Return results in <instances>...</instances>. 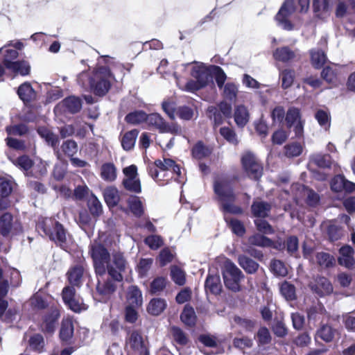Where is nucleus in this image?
Instances as JSON below:
<instances>
[{
    "label": "nucleus",
    "mask_w": 355,
    "mask_h": 355,
    "mask_svg": "<svg viewBox=\"0 0 355 355\" xmlns=\"http://www.w3.org/2000/svg\"><path fill=\"white\" fill-rule=\"evenodd\" d=\"M255 338L259 346H263L270 343L272 337L268 328L262 327L258 330Z\"/></svg>",
    "instance_id": "nucleus-43"
},
{
    "label": "nucleus",
    "mask_w": 355,
    "mask_h": 355,
    "mask_svg": "<svg viewBox=\"0 0 355 355\" xmlns=\"http://www.w3.org/2000/svg\"><path fill=\"white\" fill-rule=\"evenodd\" d=\"M205 289L213 294H218L221 290L220 277L217 275H209L205 281Z\"/></svg>",
    "instance_id": "nucleus-31"
},
{
    "label": "nucleus",
    "mask_w": 355,
    "mask_h": 355,
    "mask_svg": "<svg viewBox=\"0 0 355 355\" xmlns=\"http://www.w3.org/2000/svg\"><path fill=\"white\" fill-rule=\"evenodd\" d=\"M248 242L250 244L266 248V247H272L275 249H279V248L274 244L272 241L262 234H255L250 236L248 239Z\"/></svg>",
    "instance_id": "nucleus-30"
},
{
    "label": "nucleus",
    "mask_w": 355,
    "mask_h": 355,
    "mask_svg": "<svg viewBox=\"0 0 355 355\" xmlns=\"http://www.w3.org/2000/svg\"><path fill=\"white\" fill-rule=\"evenodd\" d=\"M60 317V311L57 307H51L49 313L45 315L41 324V329L47 333H53L57 326Z\"/></svg>",
    "instance_id": "nucleus-18"
},
{
    "label": "nucleus",
    "mask_w": 355,
    "mask_h": 355,
    "mask_svg": "<svg viewBox=\"0 0 355 355\" xmlns=\"http://www.w3.org/2000/svg\"><path fill=\"white\" fill-rule=\"evenodd\" d=\"M273 57L277 61L288 62L291 61L298 60L301 56L299 51L292 50L288 46H283L277 48L274 51Z\"/></svg>",
    "instance_id": "nucleus-17"
},
{
    "label": "nucleus",
    "mask_w": 355,
    "mask_h": 355,
    "mask_svg": "<svg viewBox=\"0 0 355 355\" xmlns=\"http://www.w3.org/2000/svg\"><path fill=\"white\" fill-rule=\"evenodd\" d=\"M112 75L110 70L106 67H100L93 73V80L89 90L96 95L104 96L109 91Z\"/></svg>",
    "instance_id": "nucleus-4"
},
{
    "label": "nucleus",
    "mask_w": 355,
    "mask_h": 355,
    "mask_svg": "<svg viewBox=\"0 0 355 355\" xmlns=\"http://www.w3.org/2000/svg\"><path fill=\"white\" fill-rule=\"evenodd\" d=\"M251 209L254 216L257 218H265L268 216L271 206L266 202L256 200L252 205Z\"/></svg>",
    "instance_id": "nucleus-28"
},
{
    "label": "nucleus",
    "mask_w": 355,
    "mask_h": 355,
    "mask_svg": "<svg viewBox=\"0 0 355 355\" xmlns=\"http://www.w3.org/2000/svg\"><path fill=\"white\" fill-rule=\"evenodd\" d=\"M84 268L77 265L71 267L67 272V277L69 284L73 286L79 287L83 284Z\"/></svg>",
    "instance_id": "nucleus-23"
},
{
    "label": "nucleus",
    "mask_w": 355,
    "mask_h": 355,
    "mask_svg": "<svg viewBox=\"0 0 355 355\" xmlns=\"http://www.w3.org/2000/svg\"><path fill=\"white\" fill-rule=\"evenodd\" d=\"M352 10V12L355 15V1L350 0L347 2V5H346L343 2H340L336 8V16L338 17H343L347 12V10Z\"/></svg>",
    "instance_id": "nucleus-54"
},
{
    "label": "nucleus",
    "mask_w": 355,
    "mask_h": 355,
    "mask_svg": "<svg viewBox=\"0 0 355 355\" xmlns=\"http://www.w3.org/2000/svg\"><path fill=\"white\" fill-rule=\"evenodd\" d=\"M311 63L315 68H320L327 60L326 55L322 51L312 50L311 51Z\"/></svg>",
    "instance_id": "nucleus-51"
},
{
    "label": "nucleus",
    "mask_w": 355,
    "mask_h": 355,
    "mask_svg": "<svg viewBox=\"0 0 355 355\" xmlns=\"http://www.w3.org/2000/svg\"><path fill=\"white\" fill-rule=\"evenodd\" d=\"M243 168L248 176L259 180L263 174V167L254 155L250 152L245 153L241 157Z\"/></svg>",
    "instance_id": "nucleus-7"
},
{
    "label": "nucleus",
    "mask_w": 355,
    "mask_h": 355,
    "mask_svg": "<svg viewBox=\"0 0 355 355\" xmlns=\"http://www.w3.org/2000/svg\"><path fill=\"white\" fill-rule=\"evenodd\" d=\"M177 115L183 120L189 121L193 119L195 115L193 109L191 107L184 105L180 106L177 109Z\"/></svg>",
    "instance_id": "nucleus-59"
},
{
    "label": "nucleus",
    "mask_w": 355,
    "mask_h": 355,
    "mask_svg": "<svg viewBox=\"0 0 355 355\" xmlns=\"http://www.w3.org/2000/svg\"><path fill=\"white\" fill-rule=\"evenodd\" d=\"M234 118L237 126L243 128L248 123L250 119V114L246 107L242 105L236 106Z\"/></svg>",
    "instance_id": "nucleus-26"
},
{
    "label": "nucleus",
    "mask_w": 355,
    "mask_h": 355,
    "mask_svg": "<svg viewBox=\"0 0 355 355\" xmlns=\"http://www.w3.org/2000/svg\"><path fill=\"white\" fill-rule=\"evenodd\" d=\"M191 153L195 159H201L207 157L210 154V150L202 141H198L193 147Z\"/></svg>",
    "instance_id": "nucleus-42"
},
{
    "label": "nucleus",
    "mask_w": 355,
    "mask_h": 355,
    "mask_svg": "<svg viewBox=\"0 0 355 355\" xmlns=\"http://www.w3.org/2000/svg\"><path fill=\"white\" fill-rule=\"evenodd\" d=\"M8 70L14 73L15 74H19L22 76H27L29 74L31 71L30 64L26 60H17L15 62Z\"/></svg>",
    "instance_id": "nucleus-34"
},
{
    "label": "nucleus",
    "mask_w": 355,
    "mask_h": 355,
    "mask_svg": "<svg viewBox=\"0 0 355 355\" xmlns=\"http://www.w3.org/2000/svg\"><path fill=\"white\" fill-rule=\"evenodd\" d=\"M124 178L122 184L130 192L139 193L141 192V182L138 176L137 167L132 164L123 169Z\"/></svg>",
    "instance_id": "nucleus-9"
},
{
    "label": "nucleus",
    "mask_w": 355,
    "mask_h": 355,
    "mask_svg": "<svg viewBox=\"0 0 355 355\" xmlns=\"http://www.w3.org/2000/svg\"><path fill=\"white\" fill-rule=\"evenodd\" d=\"M17 93L19 98L25 105H29L37 98V92L28 82H25L20 85L17 89Z\"/></svg>",
    "instance_id": "nucleus-19"
},
{
    "label": "nucleus",
    "mask_w": 355,
    "mask_h": 355,
    "mask_svg": "<svg viewBox=\"0 0 355 355\" xmlns=\"http://www.w3.org/2000/svg\"><path fill=\"white\" fill-rule=\"evenodd\" d=\"M129 263L124 254L120 251H114L112 253L107 272L114 281L119 282L123 280V274L129 270Z\"/></svg>",
    "instance_id": "nucleus-5"
},
{
    "label": "nucleus",
    "mask_w": 355,
    "mask_h": 355,
    "mask_svg": "<svg viewBox=\"0 0 355 355\" xmlns=\"http://www.w3.org/2000/svg\"><path fill=\"white\" fill-rule=\"evenodd\" d=\"M270 270L276 276L285 277L288 274V270L284 263L277 259L270 263Z\"/></svg>",
    "instance_id": "nucleus-48"
},
{
    "label": "nucleus",
    "mask_w": 355,
    "mask_h": 355,
    "mask_svg": "<svg viewBox=\"0 0 355 355\" xmlns=\"http://www.w3.org/2000/svg\"><path fill=\"white\" fill-rule=\"evenodd\" d=\"M128 205L131 212L137 217H140L144 213L143 203L139 197L131 196L128 200Z\"/></svg>",
    "instance_id": "nucleus-37"
},
{
    "label": "nucleus",
    "mask_w": 355,
    "mask_h": 355,
    "mask_svg": "<svg viewBox=\"0 0 355 355\" xmlns=\"http://www.w3.org/2000/svg\"><path fill=\"white\" fill-rule=\"evenodd\" d=\"M147 114L144 111H135L129 113L125 118L127 123L137 125L146 121Z\"/></svg>",
    "instance_id": "nucleus-46"
},
{
    "label": "nucleus",
    "mask_w": 355,
    "mask_h": 355,
    "mask_svg": "<svg viewBox=\"0 0 355 355\" xmlns=\"http://www.w3.org/2000/svg\"><path fill=\"white\" fill-rule=\"evenodd\" d=\"M127 347L132 350L135 353L144 352V349L148 348L144 343L141 334L137 331H132L126 340Z\"/></svg>",
    "instance_id": "nucleus-21"
},
{
    "label": "nucleus",
    "mask_w": 355,
    "mask_h": 355,
    "mask_svg": "<svg viewBox=\"0 0 355 355\" xmlns=\"http://www.w3.org/2000/svg\"><path fill=\"white\" fill-rule=\"evenodd\" d=\"M295 9L293 0L285 1L275 16L278 25L285 30H292L293 24L288 17L295 12Z\"/></svg>",
    "instance_id": "nucleus-11"
},
{
    "label": "nucleus",
    "mask_w": 355,
    "mask_h": 355,
    "mask_svg": "<svg viewBox=\"0 0 355 355\" xmlns=\"http://www.w3.org/2000/svg\"><path fill=\"white\" fill-rule=\"evenodd\" d=\"M37 132L39 135L44 139L46 142L52 146L53 148H55L58 144V137L52 132L51 130L46 127H39L37 129Z\"/></svg>",
    "instance_id": "nucleus-32"
},
{
    "label": "nucleus",
    "mask_w": 355,
    "mask_h": 355,
    "mask_svg": "<svg viewBox=\"0 0 355 355\" xmlns=\"http://www.w3.org/2000/svg\"><path fill=\"white\" fill-rule=\"evenodd\" d=\"M299 191L300 193H296L295 196V200L296 203H299L300 198L302 197L306 198L307 203L311 206H315L319 201L318 195L313 190L304 187L303 185L298 184L292 186V191Z\"/></svg>",
    "instance_id": "nucleus-14"
},
{
    "label": "nucleus",
    "mask_w": 355,
    "mask_h": 355,
    "mask_svg": "<svg viewBox=\"0 0 355 355\" xmlns=\"http://www.w3.org/2000/svg\"><path fill=\"white\" fill-rule=\"evenodd\" d=\"M126 300L129 306H141L143 302L141 291L137 286H129L127 290Z\"/></svg>",
    "instance_id": "nucleus-24"
},
{
    "label": "nucleus",
    "mask_w": 355,
    "mask_h": 355,
    "mask_svg": "<svg viewBox=\"0 0 355 355\" xmlns=\"http://www.w3.org/2000/svg\"><path fill=\"white\" fill-rule=\"evenodd\" d=\"M73 334V325L71 319H64L62 322L60 337L63 341L69 340Z\"/></svg>",
    "instance_id": "nucleus-36"
},
{
    "label": "nucleus",
    "mask_w": 355,
    "mask_h": 355,
    "mask_svg": "<svg viewBox=\"0 0 355 355\" xmlns=\"http://www.w3.org/2000/svg\"><path fill=\"white\" fill-rule=\"evenodd\" d=\"M37 227L57 245L67 250L71 238L60 223L52 218H42L39 220Z\"/></svg>",
    "instance_id": "nucleus-1"
},
{
    "label": "nucleus",
    "mask_w": 355,
    "mask_h": 355,
    "mask_svg": "<svg viewBox=\"0 0 355 355\" xmlns=\"http://www.w3.org/2000/svg\"><path fill=\"white\" fill-rule=\"evenodd\" d=\"M257 230L264 234H271L274 232L272 226L265 220L257 218L254 220Z\"/></svg>",
    "instance_id": "nucleus-64"
},
{
    "label": "nucleus",
    "mask_w": 355,
    "mask_h": 355,
    "mask_svg": "<svg viewBox=\"0 0 355 355\" xmlns=\"http://www.w3.org/2000/svg\"><path fill=\"white\" fill-rule=\"evenodd\" d=\"M12 227V216L9 213H4L0 216V233L3 236H8Z\"/></svg>",
    "instance_id": "nucleus-39"
},
{
    "label": "nucleus",
    "mask_w": 355,
    "mask_h": 355,
    "mask_svg": "<svg viewBox=\"0 0 355 355\" xmlns=\"http://www.w3.org/2000/svg\"><path fill=\"white\" fill-rule=\"evenodd\" d=\"M354 249L349 245H345L340 248L338 258V263L347 268H352L355 265L354 258Z\"/></svg>",
    "instance_id": "nucleus-20"
},
{
    "label": "nucleus",
    "mask_w": 355,
    "mask_h": 355,
    "mask_svg": "<svg viewBox=\"0 0 355 355\" xmlns=\"http://www.w3.org/2000/svg\"><path fill=\"white\" fill-rule=\"evenodd\" d=\"M166 279L162 277H156L150 283V292L151 294H159L164 291L166 286Z\"/></svg>",
    "instance_id": "nucleus-49"
},
{
    "label": "nucleus",
    "mask_w": 355,
    "mask_h": 355,
    "mask_svg": "<svg viewBox=\"0 0 355 355\" xmlns=\"http://www.w3.org/2000/svg\"><path fill=\"white\" fill-rule=\"evenodd\" d=\"M310 162L320 168H329L331 166L330 157L328 155L313 154L310 156Z\"/></svg>",
    "instance_id": "nucleus-41"
},
{
    "label": "nucleus",
    "mask_w": 355,
    "mask_h": 355,
    "mask_svg": "<svg viewBox=\"0 0 355 355\" xmlns=\"http://www.w3.org/2000/svg\"><path fill=\"white\" fill-rule=\"evenodd\" d=\"M282 87L286 89L291 86L294 80V71L291 69H284L280 73Z\"/></svg>",
    "instance_id": "nucleus-61"
},
{
    "label": "nucleus",
    "mask_w": 355,
    "mask_h": 355,
    "mask_svg": "<svg viewBox=\"0 0 355 355\" xmlns=\"http://www.w3.org/2000/svg\"><path fill=\"white\" fill-rule=\"evenodd\" d=\"M103 197L109 207L116 206L120 200L119 191L114 186L107 187L104 189Z\"/></svg>",
    "instance_id": "nucleus-25"
},
{
    "label": "nucleus",
    "mask_w": 355,
    "mask_h": 355,
    "mask_svg": "<svg viewBox=\"0 0 355 355\" xmlns=\"http://www.w3.org/2000/svg\"><path fill=\"white\" fill-rule=\"evenodd\" d=\"M313 8L315 15L320 19L326 18L329 13V0H313Z\"/></svg>",
    "instance_id": "nucleus-27"
},
{
    "label": "nucleus",
    "mask_w": 355,
    "mask_h": 355,
    "mask_svg": "<svg viewBox=\"0 0 355 355\" xmlns=\"http://www.w3.org/2000/svg\"><path fill=\"white\" fill-rule=\"evenodd\" d=\"M316 260L318 265L324 268L332 267L336 262L334 256L324 252L317 253Z\"/></svg>",
    "instance_id": "nucleus-40"
},
{
    "label": "nucleus",
    "mask_w": 355,
    "mask_h": 355,
    "mask_svg": "<svg viewBox=\"0 0 355 355\" xmlns=\"http://www.w3.org/2000/svg\"><path fill=\"white\" fill-rule=\"evenodd\" d=\"M239 263L246 272L250 274L254 273L259 268V264L256 261L244 255L239 257Z\"/></svg>",
    "instance_id": "nucleus-38"
},
{
    "label": "nucleus",
    "mask_w": 355,
    "mask_h": 355,
    "mask_svg": "<svg viewBox=\"0 0 355 355\" xmlns=\"http://www.w3.org/2000/svg\"><path fill=\"white\" fill-rule=\"evenodd\" d=\"M171 276L173 281L180 286L185 284V272L179 267L174 266L171 269Z\"/></svg>",
    "instance_id": "nucleus-53"
},
{
    "label": "nucleus",
    "mask_w": 355,
    "mask_h": 355,
    "mask_svg": "<svg viewBox=\"0 0 355 355\" xmlns=\"http://www.w3.org/2000/svg\"><path fill=\"white\" fill-rule=\"evenodd\" d=\"M310 287L312 291L320 297L329 295L333 292L332 284L324 277H317L310 284Z\"/></svg>",
    "instance_id": "nucleus-15"
},
{
    "label": "nucleus",
    "mask_w": 355,
    "mask_h": 355,
    "mask_svg": "<svg viewBox=\"0 0 355 355\" xmlns=\"http://www.w3.org/2000/svg\"><path fill=\"white\" fill-rule=\"evenodd\" d=\"M62 150L67 156L72 157L78 151V144L73 140H67L61 146Z\"/></svg>",
    "instance_id": "nucleus-56"
},
{
    "label": "nucleus",
    "mask_w": 355,
    "mask_h": 355,
    "mask_svg": "<svg viewBox=\"0 0 355 355\" xmlns=\"http://www.w3.org/2000/svg\"><path fill=\"white\" fill-rule=\"evenodd\" d=\"M214 191L220 209L224 214H240L243 210L234 204L236 196L230 183L226 180L217 179L214 183Z\"/></svg>",
    "instance_id": "nucleus-2"
},
{
    "label": "nucleus",
    "mask_w": 355,
    "mask_h": 355,
    "mask_svg": "<svg viewBox=\"0 0 355 355\" xmlns=\"http://www.w3.org/2000/svg\"><path fill=\"white\" fill-rule=\"evenodd\" d=\"M82 108V101L74 96H71L63 99L55 108V110H60L64 112L76 114Z\"/></svg>",
    "instance_id": "nucleus-16"
},
{
    "label": "nucleus",
    "mask_w": 355,
    "mask_h": 355,
    "mask_svg": "<svg viewBox=\"0 0 355 355\" xmlns=\"http://www.w3.org/2000/svg\"><path fill=\"white\" fill-rule=\"evenodd\" d=\"M223 276L224 284L228 289L234 292L240 290V283L243 275L241 270L230 260L224 263Z\"/></svg>",
    "instance_id": "nucleus-6"
},
{
    "label": "nucleus",
    "mask_w": 355,
    "mask_h": 355,
    "mask_svg": "<svg viewBox=\"0 0 355 355\" xmlns=\"http://www.w3.org/2000/svg\"><path fill=\"white\" fill-rule=\"evenodd\" d=\"M153 260L151 258L140 259L137 265V272L140 277H145L147 275L148 272L150 270Z\"/></svg>",
    "instance_id": "nucleus-57"
},
{
    "label": "nucleus",
    "mask_w": 355,
    "mask_h": 355,
    "mask_svg": "<svg viewBox=\"0 0 355 355\" xmlns=\"http://www.w3.org/2000/svg\"><path fill=\"white\" fill-rule=\"evenodd\" d=\"M146 122L148 125L155 127L161 133L181 134V128L176 123L169 124L157 113L147 115Z\"/></svg>",
    "instance_id": "nucleus-10"
},
{
    "label": "nucleus",
    "mask_w": 355,
    "mask_h": 355,
    "mask_svg": "<svg viewBox=\"0 0 355 355\" xmlns=\"http://www.w3.org/2000/svg\"><path fill=\"white\" fill-rule=\"evenodd\" d=\"M145 243L152 250H157L164 244L162 238L158 235H150L145 239Z\"/></svg>",
    "instance_id": "nucleus-62"
},
{
    "label": "nucleus",
    "mask_w": 355,
    "mask_h": 355,
    "mask_svg": "<svg viewBox=\"0 0 355 355\" xmlns=\"http://www.w3.org/2000/svg\"><path fill=\"white\" fill-rule=\"evenodd\" d=\"M138 134L139 131L137 129L125 133L121 139V145L124 150H130L135 146Z\"/></svg>",
    "instance_id": "nucleus-35"
},
{
    "label": "nucleus",
    "mask_w": 355,
    "mask_h": 355,
    "mask_svg": "<svg viewBox=\"0 0 355 355\" xmlns=\"http://www.w3.org/2000/svg\"><path fill=\"white\" fill-rule=\"evenodd\" d=\"M6 130L9 135L23 136L28 132V128L24 124H17L7 126Z\"/></svg>",
    "instance_id": "nucleus-58"
},
{
    "label": "nucleus",
    "mask_w": 355,
    "mask_h": 355,
    "mask_svg": "<svg viewBox=\"0 0 355 355\" xmlns=\"http://www.w3.org/2000/svg\"><path fill=\"white\" fill-rule=\"evenodd\" d=\"M5 47L0 49V62H2L3 66L8 69L16 62L19 53L16 49H6ZM5 73L4 67L0 63V82L3 80V76Z\"/></svg>",
    "instance_id": "nucleus-12"
},
{
    "label": "nucleus",
    "mask_w": 355,
    "mask_h": 355,
    "mask_svg": "<svg viewBox=\"0 0 355 355\" xmlns=\"http://www.w3.org/2000/svg\"><path fill=\"white\" fill-rule=\"evenodd\" d=\"M89 253L93 260L97 276H105L112 257L108 250L101 243L94 241L91 243Z\"/></svg>",
    "instance_id": "nucleus-3"
},
{
    "label": "nucleus",
    "mask_w": 355,
    "mask_h": 355,
    "mask_svg": "<svg viewBox=\"0 0 355 355\" xmlns=\"http://www.w3.org/2000/svg\"><path fill=\"white\" fill-rule=\"evenodd\" d=\"M166 307V302L162 298H154L151 300L148 305V312L153 315H158L164 311Z\"/></svg>",
    "instance_id": "nucleus-33"
},
{
    "label": "nucleus",
    "mask_w": 355,
    "mask_h": 355,
    "mask_svg": "<svg viewBox=\"0 0 355 355\" xmlns=\"http://www.w3.org/2000/svg\"><path fill=\"white\" fill-rule=\"evenodd\" d=\"M285 155L288 157H297L302 152V146L300 144L293 142L284 147Z\"/></svg>",
    "instance_id": "nucleus-55"
},
{
    "label": "nucleus",
    "mask_w": 355,
    "mask_h": 355,
    "mask_svg": "<svg viewBox=\"0 0 355 355\" xmlns=\"http://www.w3.org/2000/svg\"><path fill=\"white\" fill-rule=\"evenodd\" d=\"M211 69H212L211 78L214 76L218 87L220 89L223 88V87L225 85V82L227 78V76L224 71L221 69V67L216 65H211Z\"/></svg>",
    "instance_id": "nucleus-50"
},
{
    "label": "nucleus",
    "mask_w": 355,
    "mask_h": 355,
    "mask_svg": "<svg viewBox=\"0 0 355 355\" xmlns=\"http://www.w3.org/2000/svg\"><path fill=\"white\" fill-rule=\"evenodd\" d=\"M181 320L188 326H192L196 322V315L193 309L189 306H185L180 315Z\"/></svg>",
    "instance_id": "nucleus-52"
},
{
    "label": "nucleus",
    "mask_w": 355,
    "mask_h": 355,
    "mask_svg": "<svg viewBox=\"0 0 355 355\" xmlns=\"http://www.w3.org/2000/svg\"><path fill=\"white\" fill-rule=\"evenodd\" d=\"M185 67L190 69L191 76L202 85L206 87L211 81V65L207 66L202 62H195L184 64Z\"/></svg>",
    "instance_id": "nucleus-8"
},
{
    "label": "nucleus",
    "mask_w": 355,
    "mask_h": 355,
    "mask_svg": "<svg viewBox=\"0 0 355 355\" xmlns=\"http://www.w3.org/2000/svg\"><path fill=\"white\" fill-rule=\"evenodd\" d=\"M280 293L288 301H291L296 298L295 286L287 282H284L281 284Z\"/></svg>",
    "instance_id": "nucleus-45"
},
{
    "label": "nucleus",
    "mask_w": 355,
    "mask_h": 355,
    "mask_svg": "<svg viewBox=\"0 0 355 355\" xmlns=\"http://www.w3.org/2000/svg\"><path fill=\"white\" fill-rule=\"evenodd\" d=\"M87 203L89 209L92 215L98 216L101 213L102 205L96 196L92 194Z\"/></svg>",
    "instance_id": "nucleus-60"
},
{
    "label": "nucleus",
    "mask_w": 355,
    "mask_h": 355,
    "mask_svg": "<svg viewBox=\"0 0 355 355\" xmlns=\"http://www.w3.org/2000/svg\"><path fill=\"white\" fill-rule=\"evenodd\" d=\"M223 87V97L230 101H234L236 98L238 93L237 86L233 83H227Z\"/></svg>",
    "instance_id": "nucleus-47"
},
{
    "label": "nucleus",
    "mask_w": 355,
    "mask_h": 355,
    "mask_svg": "<svg viewBox=\"0 0 355 355\" xmlns=\"http://www.w3.org/2000/svg\"><path fill=\"white\" fill-rule=\"evenodd\" d=\"M117 171L114 164L107 162L101 167V177L106 182H113L116 179Z\"/></svg>",
    "instance_id": "nucleus-29"
},
{
    "label": "nucleus",
    "mask_w": 355,
    "mask_h": 355,
    "mask_svg": "<svg viewBox=\"0 0 355 355\" xmlns=\"http://www.w3.org/2000/svg\"><path fill=\"white\" fill-rule=\"evenodd\" d=\"M98 277L96 291L103 297H108L115 291L116 286L113 281L109 278L105 279L104 276Z\"/></svg>",
    "instance_id": "nucleus-22"
},
{
    "label": "nucleus",
    "mask_w": 355,
    "mask_h": 355,
    "mask_svg": "<svg viewBox=\"0 0 355 355\" xmlns=\"http://www.w3.org/2000/svg\"><path fill=\"white\" fill-rule=\"evenodd\" d=\"M285 121L288 128H294L296 137L302 135L303 125L300 120V110L297 108H289L286 112Z\"/></svg>",
    "instance_id": "nucleus-13"
},
{
    "label": "nucleus",
    "mask_w": 355,
    "mask_h": 355,
    "mask_svg": "<svg viewBox=\"0 0 355 355\" xmlns=\"http://www.w3.org/2000/svg\"><path fill=\"white\" fill-rule=\"evenodd\" d=\"M30 347L35 351L41 352L44 347V340L42 335L35 334L29 340Z\"/></svg>",
    "instance_id": "nucleus-63"
},
{
    "label": "nucleus",
    "mask_w": 355,
    "mask_h": 355,
    "mask_svg": "<svg viewBox=\"0 0 355 355\" xmlns=\"http://www.w3.org/2000/svg\"><path fill=\"white\" fill-rule=\"evenodd\" d=\"M174 76L176 78V83L178 86L182 90L189 92H194L205 87L198 81L196 80H189L185 85H182L180 80L178 79L175 73L174 74Z\"/></svg>",
    "instance_id": "nucleus-44"
}]
</instances>
